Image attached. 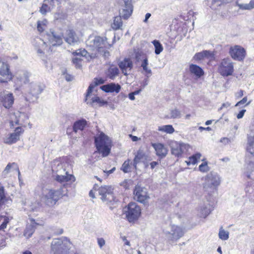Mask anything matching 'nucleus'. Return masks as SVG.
I'll return each mask as SVG.
<instances>
[{"label":"nucleus","mask_w":254,"mask_h":254,"mask_svg":"<svg viewBox=\"0 0 254 254\" xmlns=\"http://www.w3.org/2000/svg\"><path fill=\"white\" fill-rule=\"evenodd\" d=\"M51 252L53 254H76L72 244L65 237L54 239L51 245Z\"/></svg>","instance_id":"obj_1"},{"label":"nucleus","mask_w":254,"mask_h":254,"mask_svg":"<svg viewBox=\"0 0 254 254\" xmlns=\"http://www.w3.org/2000/svg\"><path fill=\"white\" fill-rule=\"evenodd\" d=\"M52 176L58 182L64 183L69 181H74V177L65 171L62 163L55 160L52 165Z\"/></svg>","instance_id":"obj_2"},{"label":"nucleus","mask_w":254,"mask_h":254,"mask_svg":"<svg viewBox=\"0 0 254 254\" xmlns=\"http://www.w3.org/2000/svg\"><path fill=\"white\" fill-rule=\"evenodd\" d=\"M95 144L97 152L102 154L103 157L107 156L110 153L112 141L104 133H101L95 137Z\"/></svg>","instance_id":"obj_3"},{"label":"nucleus","mask_w":254,"mask_h":254,"mask_svg":"<svg viewBox=\"0 0 254 254\" xmlns=\"http://www.w3.org/2000/svg\"><path fill=\"white\" fill-rule=\"evenodd\" d=\"M42 198L46 205L49 206L54 205L63 196L61 189H44L42 191Z\"/></svg>","instance_id":"obj_4"},{"label":"nucleus","mask_w":254,"mask_h":254,"mask_svg":"<svg viewBox=\"0 0 254 254\" xmlns=\"http://www.w3.org/2000/svg\"><path fill=\"white\" fill-rule=\"evenodd\" d=\"M86 45L90 47L92 50H96L98 52L104 48L111 47V45L107 42V38L100 36L90 37L86 41Z\"/></svg>","instance_id":"obj_5"},{"label":"nucleus","mask_w":254,"mask_h":254,"mask_svg":"<svg viewBox=\"0 0 254 254\" xmlns=\"http://www.w3.org/2000/svg\"><path fill=\"white\" fill-rule=\"evenodd\" d=\"M85 101L87 104L94 107L97 105L101 106L107 103V102L97 96V90L94 89L92 85H89L88 88Z\"/></svg>","instance_id":"obj_6"},{"label":"nucleus","mask_w":254,"mask_h":254,"mask_svg":"<svg viewBox=\"0 0 254 254\" xmlns=\"http://www.w3.org/2000/svg\"><path fill=\"white\" fill-rule=\"evenodd\" d=\"M164 233L167 238L172 242H176L184 234L182 228L175 225H171L164 230Z\"/></svg>","instance_id":"obj_7"},{"label":"nucleus","mask_w":254,"mask_h":254,"mask_svg":"<svg viewBox=\"0 0 254 254\" xmlns=\"http://www.w3.org/2000/svg\"><path fill=\"white\" fill-rule=\"evenodd\" d=\"M126 217L129 222L137 220L141 214L140 207L135 202L129 203L124 209Z\"/></svg>","instance_id":"obj_8"},{"label":"nucleus","mask_w":254,"mask_h":254,"mask_svg":"<svg viewBox=\"0 0 254 254\" xmlns=\"http://www.w3.org/2000/svg\"><path fill=\"white\" fill-rule=\"evenodd\" d=\"M218 70L223 76L231 75L234 70V63L229 58L224 59L219 64Z\"/></svg>","instance_id":"obj_9"},{"label":"nucleus","mask_w":254,"mask_h":254,"mask_svg":"<svg viewBox=\"0 0 254 254\" xmlns=\"http://www.w3.org/2000/svg\"><path fill=\"white\" fill-rule=\"evenodd\" d=\"M220 182L219 175L216 173L211 172L205 177L203 186L206 190L214 189L220 185Z\"/></svg>","instance_id":"obj_10"},{"label":"nucleus","mask_w":254,"mask_h":254,"mask_svg":"<svg viewBox=\"0 0 254 254\" xmlns=\"http://www.w3.org/2000/svg\"><path fill=\"white\" fill-rule=\"evenodd\" d=\"M172 154L176 156H179L184 152L187 151L189 145L176 141H172L170 143Z\"/></svg>","instance_id":"obj_11"},{"label":"nucleus","mask_w":254,"mask_h":254,"mask_svg":"<svg viewBox=\"0 0 254 254\" xmlns=\"http://www.w3.org/2000/svg\"><path fill=\"white\" fill-rule=\"evenodd\" d=\"M121 9L120 10V14L122 17L127 19L132 14L133 6L131 0H121L120 1Z\"/></svg>","instance_id":"obj_12"},{"label":"nucleus","mask_w":254,"mask_h":254,"mask_svg":"<svg viewBox=\"0 0 254 254\" xmlns=\"http://www.w3.org/2000/svg\"><path fill=\"white\" fill-rule=\"evenodd\" d=\"M229 54L234 60L242 61L245 57L246 51L241 46L235 45L230 48Z\"/></svg>","instance_id":"obj_13"},{"label":"nucleus","mask_w":254,"mask_h":254,"mask_svg":"<svg viewBox=\"0 0 254 254\" xmlns=\"http://www.w3.org/2000/svg\"><path fill=\"white\" fill-rule=\"evenodd\" d=\"M133 193L134 199L141 203H145L149 198L146 189L139 186L135 187Z\"/></svg>","instance_id":"obj_14"},{"label":"nucleus","mask_w":254,"mask_h":254,"mask_svg":"<svg viewBox=\"0 0 254 254\" xmlns=\"http://www.w3.org/2000/svg\"><path fill=\"white\" fill-rule=\"evenodd\" d=\"M11 119L10 126L13 127L15 125L22 126L28 120V117L24 113L17 112L11 115Z\"/></svg>","instance_id":"obj_15"},{"label":"nucleus","mask_w":254,"mask_h":254,"mask_svg":"<svg viewBox=\"0 0 254 254\" xmlns=\"http://www.w3.org/2000/svg\"><path fill=\"white\" fill-rule=\"evenodd\" d=\"M24 130L21 127H16L14 132L4 138V142L8 144H12L19 140L20 136L23 133Z\"/></svg>","instance_id":"obj_16"},{"label":"nucleus","mask_w":254,"mask_h":254,"mask_svg":"<svg viewBox=\"0 0 254 254\" xmlns=\"http://www.w3.org/2000/svg\"><path fill=\"white\" fill-rule=\"evenodd\" d=\"M11 78L8 64L3 63L0 67V82H7Z\"/></svg>","instance_id":"obj_17"},{"label":"nucleus","mask_w":254,"mask_h":254,"mask_svg":"<svg viewBox=\"0 0 254 254\" xmlns=\"http://www.w3.org/2000/svg\"><path fill=\"white\" fill-rule=\"evenodd\" d=\"M27 91L29 95L35 97L36 99L38 98V95L41 94L43 91L41 86L36 83L31 82L28 85Z\"/></svg>","instance_id":"obj_18"},{"label":"nucleus","mask_w":254,"mask_h":254,"mask_svg":"<svg viewBox=\"0 0 254 254\" xmlns=\"http://www.w3.org/2000/svg\"><path fill=\"white\" fill-rule=\"evenodd\" d=\"M118 65L125 75L128 74L127 72L130 71L133 67L131 60L129 58H125L119 63Z\"/></svg>","instance_id":"obj_19"},{"label":"nucleus","mask_w":254,"mask_h":254,"mask_svg":"<svg viewBox=\"0 0 254 254\" xmlns=\"http://www.w3.org/2000/svg\"><path fill=\"white\" fill-rule=\"evenodd\" d=\"M64 37L65 41L71 45H74L78 42V37L73 30H66Z\"/></svg>","instance_id":"obj_20"},{"label":"nucleus","mask_w":254,"mask_h":254,"mask_svg":"<svg viewBox=\"0 0 254 254\" xmlns=\"http://www.w3.org/2000/svg\"><path fill=\"white\" fill-rule=\"evenodd\" d=\"M14 100L12 94L9 93L1 95L0 98L2 105L6 109H9L12 106Z\"/></svg>","instance_id":"obj_21"},{"label":"nucleus","mask_w":254,"mask_h":254,"mask_svg":"<svg viewBox=\"0 0 254 254\" xmlns=\"http://www.w3.org/2000/svg\"><path fill=\"white\" fill-rule=\"evenodd\" d=\"M212 210V206L207 201L199 206L198 210V214L200 217L205 218Z\"/></svg>","instance_id":"obj_22"},{"label":"nucleus","mask_w":254,"mask_h":254,"mask_svg":"<svg viewBox=\"0 0 254 254\" xmlns=\"http://www.w3.org/2000/svg\"><path fill=\"white\" fill-rule=\"evenodd\" d=\"M63 35H60L52 32L48 35V39L50 44L52 46H60L63 43Z\"/></svg>","instance_id":"obj_23"},{"label":"nucleus","mask_w":254,"mask_h":254,"mask_svg":"<svg viewBox=\"0 0 254 254\" xmlns=\"http://www.w3.org/2000/svg\"><path fill=\"white\" fill-rule=\"evenodd\" d=\"M33 45L35 47L39 54L42 55L44 53L47 45L42 39L39 37L35 38L33 42Z\"/></svg>","instance_id":"obj_24"},{"label":"nucleus","mask_w":254,"mask_h":254,"mask_svg":"<svg viewBox=\"0 0 254 254\" xmlns=\"http://www.w3.org/2000/svg\"><path fill=\"white\" fill-rule=\"evenodd\" d=\"M152 146L154 148L156 155L160 158H163L166 156L168 153L167 148L162 143H153Z\"/></svg>","instance_id":"obj_25"},{"label":"nucleus","mask_w":254,"mask_h":254,"mask_svg":"<svg viewBox=\"0 0 254 254\" xmlns=\"http://www.w3.org/2000/svg\"><path fill=\"white\" fill-rule=\"evenodd\" d=\"M29 220L31 224L27 226L24 233V236L27 239H29L32 236L35 232L36 226L40 225L39 223L36 222L35 220L33 218H30Z\"/></svg>","instance_id":"obj_26"},{"label":"nucleus","mask_w":254,"mask_h":254,"mask_svg":"<svg viewBox=\"0 0 254 254\" xmlns=\"http://www.w3.org/2000/svg\"><path fill=\"white\" fill-rule=\"evenodd\" d=\"M246 164L244 173L248 179L254 180V161L247 160Z\"/></svg>","instance_id":"obj_27"},{"label":"nucleus","mask_w":254,"mask_h":254,"mask_svg":"<svg viewBox=\"0 0 254 254\" xmlns=\"http://www.w3.org/2000/svg\"><path fill=\"white\" fill-rule=\"evenodd\" d=\"M121 87L119 84L115 83H111L104 85L101 87V89L106 92H116L119 93L121 90Z\"/></svg>","instance_id":"obj_28"},{"label":"nucleus","mask_w":254,"mask_h":254,"mask_svg":"<svg viewBox=\"0 0 254 254\" xmlns=\"http://www.w3.org/2000/svg\"><path fill=\"white\" fill-rule=\"evenodd\" d=\"M189 70L190 73L195 76L197 78H200L204 74L203 69L196 64H190V65Z\"/></svg>","instance_id":"obj_29"},{"label":"nucleus","mask_w":254,"mask_h":254,"mask_svg":"<svg viewBox=\"0 0 254 254\" xmlns=\"http://www.w3.org/2000/svg\"><path fill=\"white\" fill-rule=\"evenodd\" d=\"M87 122L84 119L78 120L75 122L73 125V130L77 132L79 130L82 131L86 127Z\"/></svg>","instance_id":"obj_30"},{"label":"nucleus","mask_w":254,"mask_h":254,"mask_svg":"<svg viewBox=\"0 0 254 254\" xmlns=\"http://www.w3.org/2000/svg\"><path fill=\"white\" fill-rule=\"evenodd\" d=\"M119 70L115 66H111L106 72V75L108 77L112 80H114L119 75Z\"/></svg>","instance_id":"obj_31"},{"label":"nucleus","mask_w":254,"mask_h":254,"mask_svg":"<svg viewBox=\"0 0 254 254\" xmlns=\"http://www.w3.org/2000/svg\"><path fill=\"white\" fill-rule=\"evenodd\" d=\"M30 75L31 74L29 72L26 71H22L17 74L16 77L17 79L21 83L26 84L29 81V78Z\"/></svg>","instance_id":"obj_32"},{"label":"nucleus","mask_w":254,"mask_h":254,"mask_svg":"<svg viewBox=\"0 0 254 254\" xmlns=\"http://www.w3.org/2000/svg\"><path fill=\"white\" fill-rule=\"evenodd\" d=\"M246 150L254 156V135L248 137Z\"/></svg>","instance_id":"obj_33"},{"label":"nucleus","mask_w":254,"mask_h":254,"mask_svg":"<svg viewBox=\"0 0 254 254\" xmlns=\"http://www.w3.org/2000/svg\"><path fill=\"white\" fill-rule=\"evenodd\" d=\"M236 5L241 10H251L254 8V0H251L249 3H242L237 0Z\"/></svg>","instance_id":"obj_34"},{"label":"nucleus","mask_w":254,"mask_h":254,"mask_svg":"<svg viewBox=\"0 0 254 254\" xmlns=\"http://www.w3.org/2000/svg\"><path fill=\"white\" fill-rule=\"evenodd\" d=\"M212 57L213 54L210 51L205 50L201 52L195 54L194 56V59L196 60H201L205 58H209Z\"/></svg>","instance_id":"obj_35"},{"label":"nucleus","mask_w":254,"mask_h":254,"mask_svg":"<svg viewBox=\"0 0 254 254\" xmlns=\"http://www.w3.org/2000/svg\"><path fill=\"white\" fill-rule=\"evenodd\" d=\"M148 61L147 58L145 57L141 62V66L145 72V75L148 78L152 75V71L151 69L148 67Z\"/></svg>","instance_id":"obj_36"},{"label":"nucleus","mask_w":254,"mask_h":254,"mask_svg":"<svg viewBox=\"0 0 254 254\" xmlns=\"http://www.w3.org/2000/svg\"><path fill=\"white\" fill-rule=\"evenodd\" d=\"M112 190H113L112 187L108 186H101L97 190L99 194L101 196V197L107 196L108 193Z\"/></svg>","instance_id":"obj_37"},{"label":"nucleus","mask_w":254,"mask_h":254,"mask_svg":"<svg viewBox=\"0 0 254 254\" xmlns=\"http://www.w3.org/2000/svg\"><path fill=\"white\" fill-rule=\"evenodd\" d=\"M144 154L142 150L139 149L137 151L133 159V166L134 168L136 169L137 165L141 161L143 158Z\"/></svg>","instance_id":"obj_38"},{"label":"nucleus","mask_w":254,"mask_h":254,"mask_svg":"<svg viewBox=\"0 0 254 254\" xmlns=\"http://www.w3.org/2000/svg\"><path fill=\"white\" fill-rule=\"evenodd\" d=\"M113 190L110 193H108L107 196L101 197L102 200L105 202L106 204H113L114 202L116 201V198L113 193Z\"/></svg>","instance_id":"obj_39"},{"label":"nucleus","mask_w":254,"mask_h":254,"mask_svg":"<svg viewBox=\"0 0 254 254\" xmlns=\"http://www.w3.org/2000/svg\"><path fill=\"white\" fill-rule=\"evenodd\" d=\"M158 130L168 134H172L174 132L175 129L173 127L172 125H168L159 127Z\"/></svg>","instance_id":"obj_40"},{"label":"nucleus","mask_w":254,"mask_h":254,"mask_svg":"<svg viewBox=\"0 0 254 254\" xmlns=\"http://www.w3.org/2000/svg\"><path fill=\"white\" fill-rule=\"evenodd\" d=\"M201 156V154L200 153H197L190 157L188 160L186 161V162L188 165H194L197 163V160L200 159Z\"/></svg>","instance_id":"obj_41"},{"label":"nucleus","mask_w":254,"mask_h":254,"mask_svg":"<svg viewBox=\"0 0 254 254\" xmlns=\"http://www.w3.org/2000/svg\"><path fill=\"white\" fill-rule=\"evenodd\" d=\"M122 16H116L115 17L112 27L114 29L117 30L120 29L123 25L122 21Z\"/></svg>","instance_id":"obj_42"},{"label":"nucleus","mask_w":254,"mask_h":254,"mask_svg":"<svg viewBox=\"0 0 254 254\" xmlns=\"http://www.w3.org/2000/svg\"><path fill=\"white\" fill-rule=\"evenodd\" d=\"M73 54L74 56H80L82 57H84L88 60L89 58H92V56L89 54V53L85 49H79L78 50L73 53Z\"/></svg>","instance_id":"obj_43"},{"label":"nucleus","mask_w":254,"mask_h":254,"mask_svg":"<svg viewBox=\"0 0 254 254\" xmlns=\"http://www.w3.org/2000/svg\"><path fill=\"white\" fill-rule=\"evenodd\" d=\"M155 47V53L156 55L160 54L163 50V47L160 42L157 40H154L152 42Z\"/></svg>","instance_id":"obj_44"},{"label":"nucleus","mask_w":254,"mask_h":254,"mask_svg":"<svg viewBox=\"0 0 254 254\" xmlns=\"http://www.w3.org/2000/svg\"><path fill=\"white\" fill-rule=\"evenodd\" d=\"M182 117L181 111L175 108L170 110V117L169 118L170 119H180Z\"/></svg>","instance_id":"obj_45"},{"label":"nucleus","mask_w":254,"mask_h":254,"mask_svg":"<svg viewBox=\"0 0 254 254\" xmlns=\"http://www.w3.org/2000/svg\"><path fill=\"white\" fill-rule=\"evenodd\" d=\"M48 23V21L46 19H44L43 20H39L37 21V30L38 31L41 33L43 32L47 27V24Z\"/></svg>","instance_id":"obj_46"},{"label":"nucleus","mask_w":254,"mask_h":254,"mask_svg":"<svg viewBox=\"0 0 254 254\" xmlns=\"http://www.w3.org/2000/svg\"><path fill=\"white\" fill-rule=\"evenodd\" d=\"M229 233L227 231H225L223 229L222 227H221L219 229V238L223 241L227 240L229 239Z\"/></svg>","instance_id":"obj_47"},{"label":"nucleus","mask_w":254,"mask_h":254,"mask_svg":"<svg viewBox=\"0 0 254 254\" xmlns=\"http://www.w3.org/2000/svg\"><path fill=\"white\" fill-rule=\"evenodd\" d=\"M9 221V218L8 217L6 216H0V230L5 228Z\"/></svg>","instance_id":"obj_48"},{"label":"nucleus","mask_w":254,"mask_h":254,"mask_svg":"<svg viewBox=\"0 0 254 254\" xmlns=\"http://www.w3.org/2000/svg\"><path fill=\"white\" fill-rule=\"evenodd\" d=\"M231 0H212L211 8L212 9H216V6H218L222 4L228 3Z\"/></svg>","instance_id":"obj_49"},{"label":"nucleus","mask_w":254,"mask_h":254,"mask_svg":"<svg viewBox=\"0 0 254 254\" xmlns=\"http://www.w3.org/2000/svg\"><path fill=\"white\" fill-rule=\"evenodd\" d=\"M130 160L128 159L124 162L122 165L121 170L125 173L130 172L131 167L130 166Z\"/></svg>","instance_id":"obj_50"},{"label":"nucleus","mask_w":254,"mask_h":254,"mask_svg":"<svg viewBox=\"0 0 254 254\" xmlns=\"http://www.w3.org/2000/svg\"><path fill=\"white\" fill-rule=\"evenodd\" d=\"M6 197L4 193V189L3 187H0V206L1 205L5 200Z\"/></svg>","instance_id":"obj_51"},{"label":"nucleus","mask_w":254,"mask_h":254,"mask_svg":"<svg viewBox=\"0 0 254 254\" xmlns=\"http://www.w3.org/2000/svg\"><path fill=\"white\" fill-rule=\"evenodd\" d=\"M199 170L201 172H207L209 171V167L207 165V162H205L202 163L199 166Z\"/></svg>","instance_id":"obj_52"},{"label":"nucleus","mask_w":254,"mask_h":254,"mask_svg":"<svg viewBox=\"0 0 254 254\" xmlns=\"http://www.w3.org/2000/svg\"><path fill=\"white\" fill-rule=\"evenodd\" d=\"M106 49H107V48H104L99 50L98 52L100 55L102 56L105 59L108 58L110 56V53Z\"/></svg>","instance_id":"obj_53"},{"label":"nucleus","mask_w":254,"mask_h":254,"mask_svg":"<svg viewBox=\"0 0 254 254\" xmlns=\"http://www.w3.org/2000/svg\"><path fill=\"white\" fill-rule=\"evenodd\" d=\"M247 101H248L247 97H245L241 100H240V101L237 102V104L235 105V106L236 107L240 106H241L242 105H244L245 104H246V105H245V107L246 106H248L251 103V101H250L248 102H247Z\"/></svg>","instance_id":"obj_54"},{"label":"nucleus","mask_w":254,"mask_h":254,"mask_svg":"<svg viewBox=\"0 0 254 254\" xmlns=\"http://www.w3.org/2000/svg\"><path fill=\"white\" fill-rule=\"evenodd\" d=\"M15 164L14 163H13L12 164L8 163L5 168L3 171L2 172V176L4 178L6 177L8 173L9 172V170L11 169L12 165H14Z\"/></svg>","instance_id":"obj_55"},{"label":"nucleus","mask_w":254,"mask_h":254,"mask_svg":"<svg viewBox=\"0 0 254 254\" xmlns=\"http://www.w3.org/2000/svg\"><path fill=\"white\" fill-rule=\"evenodd\" d=\"M104 83V80L101 79L95 78L94 81L91 83L90 85H92L93 88H95L96 86L99 84H102Z\"/></svg>","instance_id":"obj_56"},{"label":"nucleus","mask_w":254,"mask_h":254,"mask_svg":"<svg viewBox=\"0 0 254 254\" xmlns=\"http://www.w3.org/2000/svg\"><path fill=\"white\" fill-rule=\"evenodd\" d=\"M72 62L76 68H80L81 67V61L79 58H75L72 59Z\"/></svg>","instance_id":"obj_57"},{"label":"nucleus","mask_w":254,"mask_h":254,"mask_svg":"<svg viewBox=\"0 0 254 254\" xmlns=\"http://www.w3.org/2000/svg\"><path fill=\"white\" fill-rule=\"evenodd\" d=\"M131 183V181L130 180H125L121 183V186L123 187L125 189H127L129 188V185Z\"/></svg>","instance_id":"obj_58"},{"label":"nucleus","mask_w":254,"mask_h":254,"mask_svg":"<svg viewBox=\"0 0 254 254\" xmlns=\"http://www.w3.org/2000/svg\"><path fill=\"white\" fill-rule=\"evenodd\" d=\"M48 7V5H47L46 4H43L40 8V12L43 15L46 14V13H47V11Z\"/></svg>","instance_id":"obj_59"},{"label":"nucleus","mask_w":254,"mask_h":254,"mask_svg":"<svg viewBox=\"0 0 254 254\" xmlns=\"http://www.w3.org/2000/svg\"><path fill=\"white\" fill-rule=\"evenodd\" d=\"M97 242L100 248H102L105 244V241L103 238H100L97 239Z\"/></svg>","instance_id":"obj_60"},{"label":"nucleus","mask_w":254,"mask_h":254,"mask_svg":"<svg viewBox=\"0 0 254 254\" xmlns=\"http://www.w3.org/2000/svg\"><path fill=\"white\" fill-rule=\"evenodd\" d=\"M246 111V110L245 109L242 110L241 111H240V112L237 115V118L238 119L242 118L243 117Z\"/></svg>","instance_id":"obj_61"},{"label":"nucleus","mask_w":254,"mask_h":254,"mask_svg":"<svg viewBox=\"0 0 254 254\" xmlns=\"http://www.w3.org/2000/svg\"><path fill=\"white\" fill-rule=\"evenodd\" d=\"M121 238L122 239V240L124 242L125 245H127L128 246H130V242L127 239L126 236H122Z\"/></svg>","instance_id":"obj_62"},{"label":"nucleus","mask_w":254,"mask_h":254,"mask_svg":"<svg viewBox=\"0 0 254 254\" xmlns=\"http://www.w3.org/2000/svg\"><path fill=\"white\" fill-rule=\"evenodd\" d=\"M116 170V168L115 167H113L112 169L110 170H105L104 171V172L106 174L107 176H109V175H110L111 174L113 173L115 170Z\"/></svg>","instance_id":"obj_63"},{"label":"nucleus","mask_w":254,"mask_h":254,"mask_svg":"<svg viewBox=\"0 0 254 254\" xmlns=\"http://www.w3.org/2000/svg\"><path fill=\"white\" fill-rule=\"evenodd\" d=\"M230 106V104L229 102H226L223 103L221 107L220 108L219 110H222L224 108H227Z\"/></svg>","instance_id":"obj_64"}]
</instances>
